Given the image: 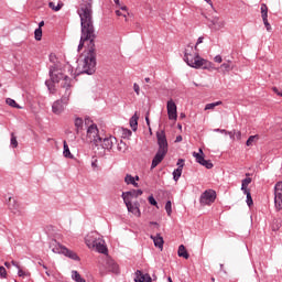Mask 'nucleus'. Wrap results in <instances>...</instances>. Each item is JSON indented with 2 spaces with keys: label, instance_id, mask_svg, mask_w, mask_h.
<instances>
[{
  "label": "nucleus",
  "instance_id": "obj_1",
  "mask_svg": "<svg viewBox=\"0 0 282 282\" xmlns=\"http://www.w3.org/2000/svg\"><path fill=\"white\" fill-rule=\"evenodd\" d=\"M94 0H80L77 14L80 19L82 35L77 51L87 43V53L82 62V74H96V29L94 28Z\"/></svg>",
  "mask_w": 282,
  "mask_h": 282
},
{
  "label": "nucleus",
  "instance_id": "obj_2",
  "mask_svg": "<svg viewBox=\"0 0 282 282\" xmlns=\"http://www.w3.org/2000/svg\"><path fill=\"white\" fill-rule=\"evenodd\" d=\"M50 63L52 65L50 66L48 76L51 80H46L45 85L51 94H54L56 91V87L54 86V83H61V80H64L63 89L67 90L72 89V78L69 76L65 75V72H69L70 76L74 74V68H72V65L63 63L54 53H51L48 56Z\"/></svg>",
  "mask_w": 282,
  "mask_h": 282
},
{
  "label": "nucleus",
  "instance_id": "obj_3",
  "mask_svg": "<svg viewBox=\"0 0 282 282\" xmlns=\"http://www.w3.org/2000/svg\"><path fill=\"white\" fill-rule=\"evenodd\" d=\"M184 61L189 67H193L194 69H210V67H213V62L204 59V57L199 56V53L196 52L193 55V46L191 45L185 47Z\"/></svg>",
  "mask_w": 282,
  "mask_h": 282
},
{
  "label": "nucleus",
  "instance_id": "obj_4",
  "mask_svg": "<svg viewBox=\"0 0 282 282\" xmlns=\"http://www.w3.org/2000/svg\"><path fill=\"white\" fill-rule=\"evenodd\" d=\"M156 140L159 149L152 160L151 170L161 164L164 158H166V153H169V141L166 140V133L163 130L156 132Z\"/></svg>",
  "mask_w": 282,
  "mask_h": 282
},
{
  "label": "nucleus",
  "instance_id": "obj_5",
  "mask_svg": "<svg viewBox=\"0 0 282 282\" xmlns=\"http://www.w3.org/2000/svg\"><path fill=\"white\" fill-rule=\"evenodd\" d=\"M67 89L65 90L64 95L61 99L56 100L52 105V111L55 116H61L63 111H65V106L69 102V97L72 96V89H69V85L66 86Z\"/></svg>",
  "mask_w": 282,
  "mask_h": 282
},
{
  "label": "nucleus",
  "instance_id": "obj_6",
  "mask_svg": "<svg viewBox=\"0 0 282 282\" xmlns=\"http://www.w3.org/2000/svg\"><path fill=\"white\" fill-rule=\"evenodd\" d=\"M87 140L89 142H93L95 147H100L102 144V138L98 134V126L96 123H93L87 129Z\"/></svg>",
  "mask_w": 282,
  "mask_h": 282
},
{
  "label": "nucleus",
  "instance_id": "obj_7",
  "mask_svg": "<svg viewBox=\"0 0 282 282\" xmlns=\"http://www.w3.org/2000/svg\"><path fill=\"white\" fill-rule=\"evenodd\" d=\"M217 199V192L215 189H206L199 197L200 206H210V204H215Z\"/></svg>",
  "mask_w": 282,
  "mask_h": 282
},
{
  "label": "nucleus",
  "instance_id": "obj_8",
  "mask_svg": "<svg viewBox=\"0 0 282 282\" xmlns=\"http://www.w3.org/2000/svg\"><path fill=\"white\" fill-rule=\"evenodd\" d=\"M8 206L9 210H11V213H13V215L17 217H23V215H25V209L21 207L14 197H9Z\"/></svg>",
  "mask_w": 282,
  "mask_h": 282
},
{
  "label": "nucleus",
  "instance_id": "obj_9",
  "mask_svg": "<svg viewBox=\"0 0 282 282\" xmlns=\"http://www.w3.org/2000/svg\"><path fill=\"white\" fill-rule=\"evenodd\" d=\"M85 241L88 248H95L96 251L99 252L100 254H107L108 250L107 246H105V240L98 239L91 242L88 238H86Z\"/></svg>",
  "mask_w": 282,
  "mask_h": 282
},
{
  "label": "nucleus",
  "instance_id": "obj_10",
  "mask_svg": "<svg viewBox=\"0 0 282 282\" xmlns=\"http://www.w3.org/2000/svg\"><path fill=\"white\" fill-rule=\"evenodd\" d=\"M274 206L278 213L282 210V181L274 186Z\"/></svg>",
  "mask_w": 282,
  "mask_h": 282
},
{
  "label": "nucleus",
  "instance_id": "obj_11",
  "mask_svg": "<svg viewBox=\"0 0 282 282\" xmlns=\"http://www.w3.org/2000/svg\"><path fill=\"white\" fill-rule=\"evenodd\" d=\"M123 204H126L128 213H131L132 215H134V217H142V213L140 212V202H133L129 200V198H126L123 200Z\"/></svg>",
  "mask_w": 282,
  "mask_h": 282
},
{
  "label": "nucleus",
  "instance_id": "obj_12",
  "mask_svg": "<svg viewBox=\"0 0 282 282\" xmlns=\"http://www.w3.org/2000/svg\"><path fill=\"white\" fill-rule=\"evenodd\" d=\"M209 28L214 32H219V30H224V28H226V21L215 17L209 21Z\"/></svg>",
  "mask_w": 282,
  "mask_h": 282
},
{
  "label": "nucleus",
  "instance_id": "obj_13",
  "mask_svg": "<svg viewBox=\"0 0 282 282\" xmlns=\"http://www.w3.org/2000/svg\"><path fill=\"white\" fill-rule=\"evenodd\" d=\"M167 116L169 120H177V105L173 99L167 101Z\"/></svg>",
  "mask_w": 282,
  "mask_h": 282
},
{
  "label": "nucleus",
  "instance_id": "obj_14",
  "mask_svg": "<svg viewBox=\"0 0 282 282\" xmlns=\"http://www.w3.org/2000/svg\"><path fill=\"white\" fill-rule=\"evenodd\" d=\"M142 193V189H131L129 192H123L121 197L123 200L129 199V202H133V199H138Z\"/></svg>",
  "mask_w": 282,
  "mask_h": 282
},
{
  "label": "nucleus",
  "instance_id": "obj_15",
  "mask_svg": "<svg viewBox=\"0 0 282 282\" xmlns=\"http://www.w3.org/2000/svg\"><path fill=\"white\" fill-rule=\"evenodd\" d=\"M113 144H116V138L107 137L104 139L101 138V143H99V147H101L106 151H111V149H113Z\"/></svg>",
  "mask_w": 282,
  "mask_h": 282
},
{
  "label": "nucleus",
  "instance_id": "obj_16",
  "mask_svg": "<svg viewBox=\"0 0 282 282\" xmlns=\"http://www.w3.org/2000/svg\"><path fill=\"white\" fill-rule=\"evenodd\" d=\"M63 248H65V246L61 245L58 241L56 240H52L50 243V249L52 250V252H54L55 254H63Z\"/></svg>",
  "mask_w": 282,
  "mask_h": 282
},
{
  "label": "nucleus",
  "instance_id": "obj_17",
  "mask_svg": "<svg viewBox=\"0 0 282 282\" xmlns=\"http://www.w3.org/2000/svg\"><path fill=\"white\" fill-rule=\"evenodd\" d=\"M150 238L153 240L155 248H159V250H164V238L160 236V234L151 236Z\"/></svg>",
  "mask_w": 282,
  "mask_h": 282
},
{
  "label": "nucleus",
  "instance_id": "obj_18",
  "mask_svg": "<svg viewBox=\"0 0 282 282\" xmlns=\"http://www.w3.org/2000/svg\"><path fill=\"white\" fill-rule=\"evenodd\" d=\"M62 254L68 259H72L73 261H80V257H78L76 252L69 250L67 247L63 248Z\"/></svg>",
  "mask_w": 282,
  "mask_h": 282
},
{
  "label": "nucleus",
  "instance_id": "obj_19",
  "mask_svg": "<svg viewBox=\"0 0 282 282\" xmlns=\"http://www.w3.org/2000/svg\"><path fill=\"white\" fill-rule=\"evenodd\" d=\"M140 117H138V112H135L131 118H130V127L132 131H138V120Z\"/></svg>",
  "mask_w": 282,
  "mask_h": 282
},
{
  "label": "nucleus",
  "instance_id": "obj_20",
  "mask_svg": "<svg viewBox=\"0 0 282 282\" xmlns=\"http://www.w3.org/2000/svg\"><path fill=\"white\" fill-rule=\"evenodd\" d=\"M124 182L126 184H131L132 186H134V188H139V184L138 182H135V177H133L131 174H127L124 177Z\"/></svg>",
  "mask_w": 282,
  "mask_h": 282
},
{
  "label": "nucleus",
  "instance_id": "obj_21",
  "mask_svg": "<svg viewBox=\"0 0 282 282\" xmlns=\"http://www.w3.org/2000/svg\"><path fill=\"white\" fill-rule=\"evenodd\" d=\"M108 270L112 272V274H120V267L116 262H109Z\"/></svg>",
  "mask_w": 282,
  "mask_h": 282
},
{
  "label": "nucleus",
  "instance_id": "obj_22",
  "mask_svg": "<svg viewBox=\"0 0 282 282\" xmlns=\"http://www.w3.org/2000/svg\"><path fill=\"white\" fill-rule=\"evenodd\" d=\"M193 158H195L196 162L200 165L206 160L204 159V151L202 149H199V153L193 152Z\"/></svg>",
  "mask_w": 282,
  "mask_h": 282
},
{
  "label": "nucleus",
  "instance_id": "obj_23",
  "mask_svg": "<svg viewBox=\"0 0 282 282\" xmlns=\"http://www.w3.org/2000/svg\"><path fill=\"white\" fill-rule=\"evenodd\" d=\"M177 254L178 257H183V259H188V257H191L184 245H180Z\"/></svg>",
  "mask_w": 282,
  "mask_h": 282
},
{
  "label": "nucleus",
  "instance_id": "obj_24",
  "mask_svg": "<svg viewBox=\"0 0 282 282\" xmlns=\"http://www.w3.org/2000/svg\"><path fill=\"white\" fill-rule=\"evenodd\" d=\"M64 158H68L69 160H74V154L69 151V145H67V141H64V151H63Z\"/></svg>",
  "mask_w": 282,
  "mask_h": 282
},
{
  "label": "nucleus",
  "instance_id": "obj_25",
  "mask_svg": "<svg viewBox=\"0 0 282 282\" xmlns=\"http://www.w3.org/2000/svg\"><path fill=\"white\" fill-rule=\"evenodd\" d=\"M72 279L75 282H87L83 276H80V273L78 271H72Z\"/></svg>",
  "mask_w": 282,
  "mask_h": 282
},
{
  "label": "nucleus",
  "instance_id": "obj_26",
  "mask_svg": "<svg viewBox=\"0 0 282 282\" xmlns=\"http://www.w3.org/2000/svg\"><path fill=\"white\" fill-rule=\"evenodd\" d=\"M75 128H76V133H80V131H83V119L80 118H76L75 121Z\"/></svg>",
  "mask_w": 282,
  "mask_h": 282
},
{
  "label": "nucleus",
  "instance_id": "obj_27",
  "mask_svg": "<svg viewBox=\"0 0 282 282\" xmlns=\"http://www.w3.org/2000/svg\"><path fill=\"white\" fill-rule=\"evenodd\" d=\"M182 165L173 171V180L174 182H178L180 177H182Z\"/></svg>",
  "mask_w": 282,
  "mask_h": 282
},
{
  "label": "nucleus",
  "instance_id": "obj_28",
  "mask_svg": "<svg viewBox=\"0 0 282 282\" xmlns=\"http://www.w3.org/2000/svg\"><path fill=\"white\" fill-rule=\"evenodd\" d=\"M48 8L54 10V12H58L63 8V2L57 3V6H55L54 2H48Z\"/></svg>",
  "mask_w": 282,
  "mask_h": 282
},
{
  "label": "nucleus",
  "instance_id": "obj_29",
  "mask_svg": "<svg viewBox=\"0 0 282 282\" xmlns=\"http://www.w3.org/2000/svg\"><path fill=\"white\" fill-rule=\"evenodd\" d=\"M219 105H223L221 101H215V102H212V104H207L205 106V111H208L210 109H215V107H219Z\"/></svg>",
  "mask_w": 282,
  "mask_h": 282
},
{
  "label": "nucleus",
  "instance_id": "obj_30",
  "mask_svg": "<svg viewBox=\"0 0 282 282\" xmlns=\"http://www.w3.org/2000/svg\"><path fill=\"white\" fill-rule=\"evenodd\" d=\"M35 41H41L43 39V29L37 28L34 31Z\"/></svg>",
  "mask_w": 282,
  "mask_h": 282
},
{
  "label": "nucleus",
  "instance_id": "obj_31",
  "mask_svg": "<svg viewBox=\"0 0 282 282\" xmlns=\"http://www.w3.org/2000/svg\"><path fill=\"white\" fill-rule=\"evenodd\" d=\"M281 220H279V219H274L273 220V224H272V230L274 231V232H276V230H280L281 229Z\"/></svg>",
  "mask_w": 282,
  "mask_h": 282
},
{
  "label": "nucleus",
  "instance_id": "obj_32",
  "mask_svg": "<svg viewBox=\"0 0 282 282\" xmlns=\"http://www.w3.org/2000/svg\"><path fill=\"white\" fill-rule=\"evenodd\" d=\"M10 144L13 149H17V147H19V141H17V135H14V132L11 133Z\"/></svg>",
  "mask_w": 282,
  "mask_h": 282
},
{
  "label": "nucleus",
  "instance_id": "obj_33",
  "mask_svg": "<svg viewBox=\"0 0 282 282\" xmlns=\"http://www.w3.org/2000/svg\"><path fill=\"white\" fill-rule=\"evenodd\" d=\"M254 140H259V134L250 135L246 142V145L252 147V142H254Z\"/></svg>",
  "mask_w": 282,
  "mask_h": 282
},
{
  "label": "nucleus",
  "instance_id": "obj_34",
  "mask_svg": "<svg viewBox=\"0 0 282 282\" xmlns=\"http://www.w3.org/2000/svg\"><path fill=\"white\" fill-rule=\"evenodd\" d=\"M18 276H20L21 279H25V276H30V272L23 271V269H21V267H20L18 269Z\"/></svg>",
  "mask_w": 282,
  "mask_h": 282
},
{
  "label": "nucleus",
  "instance_id": "obj_35",
  "mask_svg": "<svg viewBox=\"0 0 282 282\" xmlns=\"http://www.w3.org/2000/svg\"><path fill=\"white\" fill-rule=\"evenodd\" d=\"M7 105H9V107H13L14 109H19L17 101L12 98H7Z\"/></svg>",
  "mask_w": 282,
  "mask_h": 282
},
{
  "label": "nucleus",
  "instance_id": "obj_36",
  "mask_svg": "<svg viewBox=\"0 0 282 282\" xmlns=\"http://www.w3.org/2000/svg\"><path fill=\"white\" fill-rule=\"evenodd\" d=\"M165 210L169 215V217H171V214L173 213V208H172V203L171 200H167L166 204H165Z\"/></svg>",
  "mask_w": 282,
  "mask_h": 282
},
{
  "label": "nucleus",
  "instance_id": "obj_37",
  "mask_svg": "<svg viewBox=\"0 0 282 282\" xmlns=\"http://www.w3.org/2000/svg\"><path fill=\"white\" fill-rule=\"evenodd\" d=\"M202 166H205V169H213V162L210 160H204L203 163H200Z\"/></svg>",
  "mask_w": 282,
  "mask_h": 282
},
{
  "label": "nucleus",
  "instance_id": "obj_38",
  "mask_svg": "<svg viewBox=\"0 0 282 282\" xmlns=\"http://www.w3.org/2000/svg\"><path fill=\"white\" fill-rule=\"evenodd\" d=\"M247 195V205L249 206V208L254 204V202L252 200V195L249 193L246 194Z\"/></svg>",
  "mask_w": 282,
  "mask_h": 282
},
{
  "label": "nucleus",
  "instance_id": "obj_39",
  "mask_svg": "<svg viewBox=\"0 0 282 282\" xmlns=\"http://www.w3.org/2000/svg\"><path fill=\"white\" fill-rule=\"evenodd\" d=\"M0 276L2 279H8V271L6 270V267H0Z\"/></svg>",
  "mask_w": 282,
  "mask_h": 282
},
{
  "label": "nucleus",
  "instance_id": "obj_40",
  "mask_svg": "<svg viewBox=\"0 0 282 282\" xmlns=\"http://www.w3.org/2000/svg\"><path fill=\"white\" fill-rule=\"evenodd\" d=\"M131 135H133V132H131V130H129V129H123L122 130V137L123 138H131Z\"/></svg>",
  "mask_w": 282,
  "mask_h": 282
},
{
  "label": "nucleus",
  "instance_id": "obj_41",
  "mask_svg": "<svg viewBox=\"0 0 282 282\" xmlns=\"http://www.w3.org/2000/svg\"><path fill=\"white\" fill-rule=\"evenodd\" d=\"M116 14H117V17H123V19H126V21H127V17H129V12H124V11H120V10H117Z\"/></svg>",
  "mask_w": 282,
  "mask_h": 282
},
{
  "label": "nucleus",
  "instance_id": "obj_42",
  "mask_svg": "<svg viewBox=\"0 0 282 282\" xmlns=\"http://www.w3.org/2000/svg\"><path fill=\"white\" fill-rule=\"evenodd\" d=\"M215 133H224L225 135H230L232 132H228L226 129H214Z\"/></svg>",
  "mask_w": 282,
  "mask_h": 282
},
{
  "label": "nucleus",
  "instance_id": "obj_43",
  "mask_svg": "<svg viewBox=\"0 0 282 282\" xmlns=\"http://www.w3.org/2000/svg\"><path fill=\"white\" fill-rule=\"evenodd\" d=\"M220 69H224V72H230L232 68L230 67V64L224 63L220 65Z\"/></svg>",
  "mask_w": 282,
  "mask_h": 282
},
{
  "label": "nucleus",
  "instance_id": "obj_44",
  "mask_svg": "<svg viewBox=\"0 0 282 282\" xmlns=\"http://www.w3.org/2000/svg\"><path fill=\"white\" fill-rule=\"evenodd\" d=\"M148 202L149 204H151V206H158V200H155V197H153L152 195L149 196Z\"/></svg>",
  "mask_w": 282,
  "mask_h": 282
},
{
  "label": "nucleus",
  "instance_id": "obj_45",
  "mask_svg": "<svg viewBox=\"0 0 282 282\" xmlns=\"http://www.w3.org/2000/svg\"><path fill=\"white\" fill-rule=\"evenodd\" d=\"M241 184L245 186H248V185L252 184V178L251 177L243 178Z\"/></svg>",
  "mask_w": 282,
  "mask_h": 282
},
{
  "label": "nucleus",
  "instance_id": "obj_46",
  "mask_svg": "<svg viewBox=\"0 0 282 282\" xmlns=\"http://www.w3.org/2000/svg\"><path fill=\"white\" fill-rule=\"evenodd\" d=\"M261 14H268V6L265 3L261 4Z\"/></svg>",
  "mask_w": 282,
  "mask_h": 282
},
{
  "label": "nucleus",
  "instance_id": "obj_47",
  "mask_svg": "<svg viewBox=\"0 0 282 282\" xmlns=\"http://www.w3.org/2000/svg\"><path fill=\"white\" fill-rule=\"evenodd\" d=\"M263 23H264V28H267V32H271L272 25H270V22H268V20H264Z\"/></svg>",
  "mask_w": 282,
  "mask_h": 282
},
{
  "label": "nucleus",
  "instance_id": "obj_48",
  "mask_svg": "<svg viewBox=\"0 0 282 282\" xmlns=\"http://www.w3.org/2000/svg\"><path fill=\"white\" fill-rule=\"evenodd\" d=\"M133 89H134V93L137 94V96H140V85L138 84H133Z\"/></svg>",
  "mask_w": 282,
  "mask_h": 282
},
{
  "label": "nucleus",
  "instance_id": "obj_49",
  "mask_svg": "<svg viewBox=\"0 0 282 282\" xmlns=\"http://www.w3.org/2000/svg\"><path fill=\"white\" fill-rule=\"evenodd\" d=\"M241 191L243 192L245 195L250 193V189L248 188V185L241 184Z\"/></svg>",
  "mask_w": 282,
  "mask_h": 282
},
{
  "label": "nucleus",
  "instance_id": "obj_50",
  "mask_svg": "<svg viewBox=\"0 0 282 282\" xmlns=\"http://www.w3.org/2000/svg\"><path fill=\"white\" fill-rule=\"evenodd\" d=\"M176 164H177L178 169L182 166V171H184V159H178Z\"/></svg>",
  "mask_w": 282,
  "mask_h": 282
},
{
  "label": "nucleus",
  "instance_id": "obj_51",
  "mask_svg": "<svg viewBox=\"0 0 282 282\" xmlns=\"http://www.w3.org/2000/svg\"><path fill=\"white\" fill-rule=\"evenodd\" d=\"M200 43H204V36H199L197 42H196V45H195V50L197 51V45H200Z\"/></svg>",
  "mask_w": 282,
  "mask_h": 282
},
{
  "label": "nucleus",
  "instance_id": "obj_52",
  "mask_svg": "<svg viewBox=\"0 0 282 282\" xmlns=\"http://www.w3.org/2000/svg\"><path fill=\"white\" fill-rule=\"evenodd\" d=\"M214 61H215V63H221L224 61V58H221V55H216L214 57Z\"/></svg>",
  "mask_w": 282,
  "mask_h": 282
},
{
  "label": "nucleus",
  "instance_id": "obj_53",
  "mask_svg": "<svg viewBox=\"0 0 282 282\" xmlns=\"http://www.w3.org/2000/svg\"><path fill=\"white\" fill-rule=\"evenodd\" d=\"M234 135H236L237 140H241V131H234Z\"/></svg>",
  "mask_w": 282,
  "mask_h": 282
},
{
  "label": "nucleus",
  "instance_id": "obj_54",
  "mask_svg": "<svg viewBox=\"0 0 282 282\" xmlns=\"http://www.w3.org/2000/svg\"><path fill=\"white\" fill-rule=\"evenodd\" d=\"M118 8H120L122 12H129V9L127 8V6H118Z\"/></svg>",
  "mask_w": 282,
  "mask_h": 282
},
{
  "label": "nucleus",
  "instance_id": "obj_55",
  "mask_svg": "<svg viewBox=\"0 0 282 282\" xmlns=\"http://www.w3.org/2000/svg\"><path fill=\"white\" fill-rule=\"evenodd\" d=\"M11 264H13L14 268H17L18 270L21 268V265H19V262H17L14 260L11 261Z\"/></svg>",
  "mask_w": 282,
  "mask_h": 282
},
{
  "label": "nucleus",
  "instance_id": "obj_56",
  "mask_svg": "<svg viewBox=\"0 0 282 282\" xmlns=\"http://www.w3.org/2000/svg\"><path fill=\"white\" fill-rule=\"evenodd\" d=\"M98 160H95L91 162V167L93 169H98V164H97Z\"/></svg>",
  "mask_w": 282,
  "mask_h": 282
},
{
  "label": "nucleus",
  "instance_id": "obj_57",
  "mask_svg": "<svg viewBox=\"0 0 282 282\" xmlns=\"http://www.w3.org/2000/svg\"><path fill=\"white\" fill-rule=\"evenodd\" d=\"M262 21H268V13H262Z\"/></svg>",
  "mask_w": 282,
  "mask_h": 282
},
{
  "label": "nucleus",
  "instance_id": "obj_58",
  "mask_svg": "<svg viewBox=\"0 0 282 282\" xmlns=\"http://www.w3.org/2000/svg\"><path fill=\"white\" fill-rule=\"evenodd\" d=\"M183 138L182 135H177L175 142H182Z\"/></svg>",
  "mask_w": 282,
  "mask_h": 282
},
{
  "label": "nucleus",
  "instance_id": "obj_59",
  "mask_svg": "<svg viewBox=\"0 0 282 282\" xmlns=\"http://www.w3.org/2000/svg\"><path fill=\"white\" fill-rule=\"evenodd\" d=\"M43 25H45V22H44V21H41V22L39 23L40 30L43 28Z\"/></svg>",
  "mask_w": 282,
  "mask_h": 282
},
{
  "label": "nucleus",
  "instance_id": "obj_60",
  "mask_svg": "<svg viewBox=\"0 0 282 282\" xmlns=\"http://www.w3.org/2000/svg\"><path fill=\"white\" fill-rule=\"evenodd\" d=\"M145 122H147L148 127H149V124H151V121L149 120V116L145 117Z\"/></svg>",
  "mask_w": 282,
  "mask_h": 282
},
{
  "label": "nucleus",
  "instance_id": "obj_61",
  "mask_svg": "<svg viewBox=\"0 0 282 282\" xmlns=\"http://www.w3.org/2000/svg\"><path fill=\"white\" fill-rule=\"evenodd\" d=\"M4 265L6 268L10 269L12 264L10 262H4Z\"/></svg>",
  "mask_w": 282,
  "mask_h": 282
},
{
  "label": "nucleus",
  "instance_id": "obj_62",
  "mask_svg": "<svg viewBox=\"0 0 282 282\" xmlns=\"http://www.w3.org/2000/svg\"><path fill=\"white\" fill-rule=\"evenodd\" d=\"M229 135L231 140H235V132L234 133L231 132Z\"/></svg>",
  "mask_w": 282,
  "mask_h": 282
},
{
  "label": "nucleus",
  "instance_id": "obj_63",
  "mask_svg": "<svg viewBox=\"0 0 282 282\" xmlns=\"http://www.w3.org/2000/svg\"><path fill=\"white\" fill-rule=\"evenodd\" d=\"M116 6H120V0H113Z\"/></svg>",
  "mask_w": 282,
  "mask_h": 282
},
{
  "label": "nucleus",
  "instance_id": "obj_64",
  "mask_svg": "<svg viewBox=\"0 0 282 282\" xmlns=\"http://www.w3.org/2000/svg\"><path fill=\"white\" fill-rule=\"evenodd\" d=\"M145 83H151V78H149V77H145Z\"/></svg>",
  "mask_w": 282,
  "mask_h": 282
}]
</instances>
